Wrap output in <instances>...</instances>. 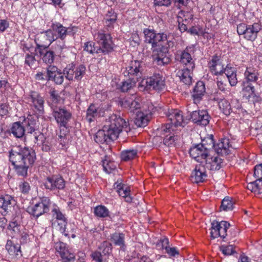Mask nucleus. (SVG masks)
Segmentation results:
<instances>
[{"mask_svg": "<svg viewBox=\"0 0 262 262\" xmlns=\"http://www.w3.org/2000/svg\"><path fill=\"white\" fill-rule=\"evenodd\" d=\"M243 90L248 93L249 97H251L255 95V88L254 85H253L252 83L249 82L245 83V82L243 81Z\"/></svg>", "mask_w": 262, "mask_h": 262, "instance_id": "obj_54", "label": "nucleus"}, {"mask_svg": "<svg viewBox=\"0 0 262 262\" xmlns=\"http://www.w3.org/2000/svg\"><path fill=\"white\" fill-rule=\"evenodd\" d=\"M140 99L136 95L126 97L121 101V106L133 112L140 108Z\"/></svg>", "mask_w": 262, "mask_h": 262, "instance_id": "obj_26", "label": "nucleus"}, {"mask_svg": "<svg viewBox=\"0 0 262 262\" xmlns=\"http://www.w3.org/2000/svg\"><path fill=\"white\" fill-rule=\"evenodd\" d=\"M205 93V86L203 81H198L193 89L192 97L194 102L197 104L202 99Z\"/></svg>", "mask_w": 262, "mask_h": 262, "instance_id": "obj_31", "label": "nucleus"}, {"mask_svg": "<svg viewBox=\"0 0 262 262\" xmlns=\"http://www.w3.org/2000/svg\"><path fill=\"white\" fill-rule=\"evenodd\" d=\"M53 116L60 127H67L68 122L72 118V113L69 110L63 107H53Z\"/></svg>", "mask_w": 262, "mask_h": 262, "instance_id": "obj_15", "label": "nucleus"}, {"mask_svg": "<svg viewBox=\"0 0 262 262\" xmlns=\"http://www.w3.org/2000/svg\"><path fill=\"white\" fill-rule=\"evenodd\" d=\"M222 143H224L223 146L226 148H229V154L232 150L237 148L234 140H230L228 137H226L220 139Z\"/></svg>", "mask_w": 262, "mask_h": 262, "instance_id": "obj_45", "label": "nucleus"}, {"mask_svg": "<svg viewBox=\"0 0 262 262\" xmlns=\"http://www.w3.org/2000/svg\"><path fill=\"white\" fill-rule=\"evenodd\" d=\"M16 204L14 198L9 194L1 195L0 196V211L3 216L12 212V210Z\"/></svg>", "mask_w": 262, "mask_h": 262, "instance_id": "obj_17", "label": "nucleus"}, {"mask_svg": "<svg viewBox=\"0 0 262 262\" xmlns=\"http://www.w3.org/2000/svg\"><path fill=\"white\" fill-rule=\"evenodd\" d=\"M190 116L192 122L203 126L209 123L210 118L208 112L205 110L192 111L190 113Z\"/></svg>", "mask_w": 262, "mask_h": 262, "instance_id": "obj_22", "label": "nucleus"}, {"mask_svg": "<svg viewBox=\"0 0 262 262\" xmlns=\"http://www.w3.org/2000/svg\"><path fill=\"white\" fill-rule=\"evenodd\" d=\"M50 30L37 34L35 36L34 41L36 47L34 51H39L41 49H49L50 45L55 41V37Z\"/></svg>", "mask_w": 262, "mask_h": 262, "instance_id": "obj_11", "label": "nucleus"}, {"mask_svg": "<svg viewBox=\"0 0 262 262\" xmlns=\"http://www.w3.org/2000/svg\"><path fill=\"white\" fill-rule=\"evenodd\" d=\"M204 165L206 170H219L223 165V159L218 156L210 157L209 155L206 159Z\"/></svg>", "mask_w": 262, "mask_h": 262, "instance_id": "obj_28", "label": "nucleus"}, {"mask_svg": "<svg viewBox=\"0 0 262 262\" xmlns=\"http://www.w3.org/2000/svg\"><path fill=\"white\" fill-rule=\"evenodd\" d=\"M260 23H254L252 25L241 23L237 26V32L239 35H243L247 40L254 41L257 38L258 33L261 30Z\"/></svg>", "mask_w": 262, "mask_h": 262, "instance_id": "obj_6", "label": "nucleus"}, {"mask_svg": "<svg viewBox=\"0 0 262 262\" xmlns=\"http://www.w3.org/2000/svg\"><path fill=\"white\" fill-rule=\"evenodd\" d=\"M35 78L36 80H38V81L48 80V72H47L46 73L45 72H37V74H35Z\"/></svg>", "mask_w": 262, "mask_h": 262, "instance_id": "obj_60", "label": "nucleus"}, {"mask_svg": "<svg viewBox=\"0 0 262 262\" xmlns=\"http://www.w3.org/2000/svg\"><path fill=\"white\" fill-rule=\"evenodd\" d=\"M49 94L53 102L57 103L60 101V97L57 91L55 90L54 89H51Z\"/></svg>", "mask_w": 262, "mask_h": 262, "instance_id": "obj_55", "label": "nucleus"}, {"mask_svg": "<svg viewBox=\"0 0 262 262\" xmlns=\"http://www.w3.org/2000/svg\"><path fill=\"white\" fill-rule=\"evenodd\" d=\"M102 166L103 170L108 173H111L112 170L115 169L114 162L107 159L106 157H105V159L102 161Z\"/></svg>", "mask_w": 262, "mask_h": 262, "instance_id": "obj_49", "label": "nucleus"}, {"mask_svg": "<svg viewBox=\"0 0 262 262\" xmlns=\"http://www.w3.org/2000/svg\"><path fill=\"white\" fill-rule=\"evenodd\" d=\"M168 46L165 47L163 45L152 48V58L154 62L158 66H164L168 64L170 61L168 56Z\"/></svg>", "mask_w": 262, "mask_h": 262, "instance_id": "obj_14", "label": "nucleus"}, {"mask_svg": "<svg viewBox=\"0 0 262 262\" xmlns=\"http://www.w3.org/2000/svg\"><path fill=\"white\" fill-rule=\"evenodd\" d=\"M254 176L257 180H262V164L257 165L254 167Z\"/></svg>", "mask_w": 262, "mask_h": 262, "instance_id": "obj_57", "label": "nucleus"}, {"mask_svg": "<svg viewBox=\"0 0 262 262\" xmlns=\"http://www.w3.org/2000/svg\"><path fill=\"white\" fill-rule=\"evenodd\" d=\"M254 193L259 194L262 193V180H256L254 181Z\"/></svg>", "mask_w": 262, "mask_h": 262, "instance_id": "obj_61", "label": "nucleus"}, {"mask_svg": "<svg viewBox=\"0 0 262 262\" xmlns=\"http://www.w3.org/2000/svg\"><path fill=\"white\" fill-rule=\"evenodd\" d=\"M210 72L214 75H221L224 73V67L221 60L220 56L214 55L208 63Z\"/></svg>", "mask_w": 262, "mask_h": 262, "instance_id": "obj_25", "label": "nucleus"}, {"mask_svg": "<svg viewBox=\"0 0 262 262\" xmlns=\"http://www.w3.org/2000/svg\"><path fill=\"white\" fill-rule=\"evenodd\" d=\"M167 121L169 122L162 128L164 132H170L171 130H173L172 126H184L185 121L183 118V113L178 110H171L167 114Z\"/></svg>", "mask_w": 262, "mask_h": 262, "instance_id": "obj_9", "label": "nucleus"}, {"mask_svg": "<svg viewBox=\"0 0 262 262\" xmlns=\"http://www.w3.org/2000/svg\"><path fill=\"white\" fill-rule=\"evenodd\" d=\"M149 120L148 116L144 115L143 113H140L137 115L135 123L138 127H144L147 124Z\"/></svg>", "mask_w": 262, "mask_h": 262, "instance_id": "obj_44", "label": "nucleus"}, {"mask_svg": "<svg viewBox=\"0 0 262 262\" xmlns=\"http://www.w3.org/2000/svg\"><path fill=\"white\" fill-rule=\"evenodd\" d=\"M230 225L226 221L217 222L213 221L211 223V236L215 238L220 236L224 239L228 235L227 230L229 228Z\"/></svg>", "mask_w": 262, "mask_h": 262, "instance_id": "obj_16", "label": "nucleus"}, {"mask_svg": "<svg viewBox=\"0 0 262 262\" xmlns=\"http://www.w3.org/2000/svg\"><path fill=\"white\" fill-rule=\"evenodd\" d=\"M65 185L66 182L61 177L55 176L48 177L43 183L45 188L52 191L63 189Z\"/></svg>", "mask_w": 262, "mask_h": 262, "instance_id": "obj_20", "label": "nucleus"}, {"mask_svg": "<svg viewBox=\"0 0 262 262\" xmlns=\"http://www.w3.org/2000/svg\"><path fill=\"white\" fill-rule=\"evenodd\" d=\"M37 122V117L36 115H28V117L25 119L22 123L25 126L27 133L32 134L34 132Z\"/></svg>", "mask_w": 262, "mask_h": 262, "instance_id": "obj_29", "label": "nucleus"}, {"mask_svg": "<svg viewBox=\"0 0 262 262\" xmlns=\"http://www.w3.org/2000/svg\"><path fill=\"white\" fill-rule=\"evenodd\" d=\"M26 131L24 124L19 121L12 123L10 129V132L12 134L14 137L17 138L23 137Z\"/></svg>", "mask_w": 262, "mask_h": 262, "instance_id": "obj_34", "label": "nucleus"}, {"mask_svg": "<svg viewBox=\"0 0 262 262\" xmlns=\"http://www.w3.org/2000/svg\"><path fill=\"white\" fill-rule=\"evenodd\" d=\"M54 247L56 250L59 253L60 255L61 254L62 252L64 251L68 247L66 244L61 242H58L55 244Z\"/></svg>", "mask_w": 262, "mask_h": 262, "instance_id": "obj_58", "label": "nucleus"}, {"mask_svg": "<svg viewBox=\"0 0 262 262\" xmlns=\"http://www.w3.org/2000/svg\"><path fill=\"white\" fill-rule=\"evenodd\" d=\"M179 138L178 136L167 135L163 139V144L168 147H173L175 146Z\"/></svg>", "mask_w": 262, "mask_h": 262, "instance_id": "obj_48", "label": "nucleus"}, {"mask_svg": "<svg viewBox=\"0 0 262 262\" xmlns=\"http://www.w3.org/2000/svg\"><path fill=\"white\" fill-rule=\"evenodd\" d=\"M245 83L256 82L258 79V70L252 67H247L244 73Z\"/></svg>", "mask_w": 262, "mask_h": 262, "instance_id": "obj_32", "label": "nucleus"}, {"mask_svg": "<svg viewBox=\"0 0 262 262\" xmlns=\"http://www.w3.org/2000/svg\"><path fill=\"white\" fill-rule=\"evenodd\" d=\"M35 55H36L35 52L34 53H31V54H29V53H27L26 56L25 63L30 67L33 66L36 60L35 58Z\"/></svg>", "mask_w": 262, "mask_h": 262, "instance_id": "obj_56", "label": "nucleus"}, {"mask_svg": "<svg viewBox=\"0 0 262 262\" xmlns=\"http://www.w3.org/2000/svg\"><path fill=\"white\" fill-rule=\"evenodd\" d=\"M53 34L55 41L58 38L64 40L67 34V29L59 23H52L51 28L48 29Z\"/></svg>", "mask_w": 262, "mask_h": 262, "instance_id": "obj_27", "label": "nucleus"}, {"mask_svg": "<svg viewBox=\"0 0 262 262\" xmlns=\"http://www.w3.org/2000/svg\"><path fill=\"white\" fill-rule=\"evenodd\" d=\"M166 86L165 78L160 73H154L147 79H142L139 84V89L141 91L153 89L158 91L163 90Z\"/></svg>", "mask_w": 262, "mask_h": 262, "instance_id": "obj_4", "label": "nucleus"}, {"mask_svg": "<svg viewBox=\"0 0 262 262\" xmlns=\"http://www.w3.org/2000/svg\"><path fill=\"white\" fill-rule=\"evenodd\" d=\"M224 143H222L220 140L218 143L214 144L213 141V145L211 147H213L215 151L219 155L226 156L229 154V148H226L224 146Z\"/></svg>", "mask_w": 262, "mask_h": 262, "instance_id": "obj_42", "label": "nucleus"}, {"mask_svg": "<svg viewBox=\"0 0 262 262\" xmlns=\"http://www.w3.org/2000/svg\"><path fill=\"white\" fill-rule=\"evenodd\" d=\"M47 72L48 81H54L57 84H61L63 83L64 76L63 72H62L57 67L50 65L47 68Z\"/></svg>", "mask_w": 262, "mask_h": 262, "instance_id": "obj_24", "label": "nucleus"}, {"mask_svg": "<svg viewBox=\"0 0 262 262\" xmlns=\"http://www.w3.org/2000/svg\"><path fill=\"white\" fill-rule=\"evenodd\" d=\"M191 48L187 47L184 50L178 53L176 59L179 61L184 67H189L190 69H194V60L193 59L191 54Z\"/></svg>", "mask_w": 262, "mask_h": 262, "instance_id": "obj_18", "label": "nucleus"}, {"mask_svg": "<svg viewBox=\"0 0 262 262\" xmlns=\"http://www.w3.org/2000/svg\"><path fill=\"white\" fill-rule=\"evenodd\" d=\"M137 81V79L129 78L121 82L119 89L122 92H127L136 86Z\"/></svg>", "mask_w": 262, "mask_h": 262, "instance_id": "obj_39", "label": "nucleus"}, {"mask_svg": "<svg viewBox=\"0 0 262 262\" xmlns=\"http://www.w3.org/2000/svg\"><path fill=\"white\" fill-rule=\"evenodd\" d=\"M142 71V62L134 60L132 61L126 68L124 73L125 75L128 76L129 78L137 79V81H138L139 78L141 77Z\"/></svg>", "mask_w": 262, "mask_h": 262, "instance_id": "obj_19", "label": "nucleus"}, {"mask_svg": "<svg viewBox=\"0 0 262 262\" xmlns=\"http://www.w3.org/2000/svg\"><path fill=\"white\" fill-rule=\"evenodd\" d=\"M94 38L99 46H95V43L92 41H89L84 44L85 51L91 54L102 53L104 55L113 52L115 45L109 33H105L104 30H101L95 33Z\"/></svg>", "mask_w": 262, "mask_h": 262, "instance_id": "obj_3", "label": "nucleus"}, {"mask_svg": "<svg viewBox=\"0 0 262 262\" xmlns=\"http://www.w3.org/2000/svg\"><path fill=\"white\" fill-rule=\"evenodd\" d=\"M166 253L170 256V257H174L176 255H179V250L175 247H170V246L168 247L166 250Z\"/></svg>", "mask_w": 262, "mask_h": 262, "instance_id": "obj_62", "label": "nucleus"}, {"mask_svg": "<svg viewBox=\"0 0 262 262\" xmlns=\"http://www.w3.org/2000/svg\"><path fill=\"white\" fill-rule=\"evenodd\" d=\"M128 123L124 119L116 114H113L106 121L103 129L96 133L94 140L98 143L108 144L117 139L122 128L126 127Z\"/></svg>", "mask_w": 262, "mask_h": 262, "instance_id": "obj_2", "label": "nucleus"}, {"mask_svg": "<svg viewBox=\"0 0 262 262\" xmlns=\"http://www.w3.org/2000/svg\"><path fill=\"white\" fill-rule=\"evenodd\" d=\"M213 99L217 101L220 109L225 115H230L231 107L228 101L225 99H220L218 97H214Z\"/></svg>", "mask_w": 262, "mask_h": 262, "instance_id": "obj_38", "label": "nucleus"}, {"mask_svg": "<svg viewBox=\"0 0 262 262\" xmlns=\"http://www.w3.org/2000/svg\"><path fill=\"white\" fill-rule=\"evenodd\" d=\"M9 160L17 174L25 177L36 160V155L31 148L14 146L9 151Z\"/></svg>", "mask_w": 262, "mask_h": 262, "instance_id": "obj_1", "label": "nucleus"}, {"mask_svg": "<svg viewBox=\"0 0 262 262\" xmlns=\"http://www.w3.org/2000/svg\"><path fill=\"white\" fill-rule=\"evenodd\" d=\"M61 257L64 262H70L75 259V254L70 249L67 248V249L62 252L60 255Z\"/></svg>", "mask_w": 262, "mask_h": 262, "instance_id": "obj_52", "label": "nucleus"}, {"mask_svg": "<svg viewBox=\"0 0 262 262\" xmlns=\"http://www.w3.org/2000/svg\"><path fill=\"white\" fill-rule=\"evenodd\" d=\"M117 16L116 13L112 9L108 11L104 18L105 27L108 31L113 30L114 25L116 24Z\"/></svg>", "mask_w": 262, "mask_h": 262, "instance_id": "obj_36", "label": "nucleus"}, {"mask_svg": "<svg viewBox=\"0 0 262 262\" xmlns=\"http://www.w3.org/2000/svg\"><path fill=\"white\" fill-rule=\"evenodd\" d=\"M52 215L55 219L60 221L62 223L61 224H63V226H65L67 224V219L64 215L60 211L59 208L57 207H54L52 210Z\"/></svg>", "mask_w": 262, "mask_h": 262, "instance_id": "obj_47", "label": "nucleus"}, {"mask_svg": "<svg viewBox=\"0 0 262 262\" xmlns=\"http://www.w3.org/2000/svg\"><path fill=\"white\" fill-rule=\"evenodd\" d=\"M6 249L12 257L17 258L22 255L21 254L20 246L18 245H14L10 240L7 241L6 245Z\"/></svg>", "mask_w": 262, "mask_h": 262, "instance_id": "obj_37", "label": "nucleus"}, {"mask_svg": "<svg viewBox=\"0 0 262 262\" xmlns=\"http://www.w3.org/2000/svg\"><path fill=\"white\" fill-rule=\"evenodd\" d=\"M193 20L181 19L178 20L179 29L181 32H184L187 31L188 28L191 25Z\"/></svg>", "mask_w": 262, "mask_h": 262, "instance_id": "obj_50", "label": "nucleus"}, {"mask_svg": "<svg viewBox=\"0 0 262 262\" xmlns=\"http://www.w3.org/2000/svg\"><path fill=\"white\" fill-rule=\"evenodd\" d=\"M143 33L145 42L151 44L152 48L162 46V43L165 41L168 47L174 46V42L168 40L167 35L165 33H157L154 29L146 28L144 29Z\"/></svg>", "mask_w": 262, "mask_h": 262, "instance_id": "obj_5", "label": "nucleus"}, {"mask_svg": "<svg viewBox=\"0 0 262 262\" xmlns=\"http://www.w3.org/2000/svg\"><path fill=\"white\" fill-rule=\"evenodd\" d=\"M209 143L208 144L202 143L195 145L189 150L190 157L197 162H200V164H204L206 159L210 155L209 150L212 146L213 139L212 138L209 139Z\"/></svg>", "mask_w": 262, "mask_h": 262, "instance_id": "obj_7", "label": "nucleus"}, {"mask_svg": "<svg viewBox=\"0 0 262 262\" xmlns=\"http://www.w3.org/2000/svg\"><path fill=\"white\" fill-rule=\"evenodd\" d=\"M114 188L117 189L119 195L123 198L130 194V187L121 183H115Z\"/></svg>", "mask_w": 262, "mask_h": 262, "instance_id": "obj_40", "label": "nucleus"}, {"mask_svg": "<svg viewBox=\"0 0 262 262\" xmlns=\"http://www.w3.org/2000/svg\"><path fill=\"white\" fill-rule=\"evenodd\" d=\"M220 250L225 255H230L234 254L235 252L234 248L231 245H222L220 247Z\"/></svg>", "mask_w": 262, "mask_h": 262, "instance_id": "obj_53", "label": "nucleus"}, {"mask_svg": "<svg viewBox=\"0 0 262 262\" xmlns=\"http://www.w3.org/2000/svg\"><path fill=\"white\" fill-rule=\"evenodd\" d=\"M19 188L21 192L24 194L28 193L30 190L29 183L25 181L19 184Z\"/></svg>", "mask_w": 262, "mask_h": 262, "instance_id": "obj_63", "label": "nucleus"}, {"mask_svg": "<svg viewBox=\"0 0 262 262\" xmlns=\"http://www.w3.org/2000/svg\"><path fill=\"white\" fill-rule=\"evenodd\" d=\"M28 103L38 114H43L44 113L45 100L40 93L35 91H31L28 96Z\"/></svg>", "mask_w": 262, "mask_h": 262, "instance_id": "obj_13", "label": "nucleus"}, {"mask_svg": "<svg viewBox=\"0 0 262 262\" xmlns=\"http://www.w3.org/2000/svg\"><path fill=\"white\" fill-rule=\"evenodd\" d=\"M207 170L204 164H199L191 174V181L193 183H199L204 182L207 178Z\"/></svg>", "mask_w": 262, "mask_h": 262, "instance_id": "obj_23", "label": "nucleus"}, {"mask_svg": "<svg viewBox=\"0 0 262 262\" xmlns=\"http://www.w3.org/2000/svg\"><path fill=\"white\" fill-rule=\"evenodd\" d=\"M94 214L98 217L105 218L110 216V211L105 206L99 205L94 208Z\"/></svg>", "mask_w": 262, "mask_h": 262, "instance_id": "obj_41", "label": "nucleus"}, {"mask_svg": "<svg viewBox=\"0 0 262 262\" xmlns=\"http://www.w3.org/2000/svg\"><path fill=\"white\" fill-rule=\"evenodd\" d=\"M194 69L189 67H184V69L179 70L177 73L181 80L186 84L189 85L192 82V75Z\"/></svg>", "mask_w": 262, "mask_h": 262, "instance_id": "obj_33", "label": "nucleus"}, {"mask_svg": "<svg viewBox=\"0 0 262 262\" xmlns=\"http://www.w3.org/2000/svg\"><path fill=\"white\" fill-rule=\"evenodd\" d=\"M9 105L7 103L0 104V116L2 117L7 116L9 114Z\"/></svg>", "mask_w": 262, "mask_h": 262, "instance_id": "obj_59", "label": "nucleus"}, {"mask_svg": "<svg viewBox=\"0 0 262 262\" xmlns=\"http://www.w3.org/2000/svg\"><path fill=\"white\" fill-rule=\"evenodd\" d=\"M101 116L100 109L93 104H91L86 110L85 120L90 123Z\"/></svg>", "mask_w": 262, "mask_h": 262, "instance_id": "obj_30", "label": "nucleus"}, {"mask_svg": "<svg viewBox=\"0 0 262 262\" xmlns=\"http://www.w3.org/2000/svg\"><path fill=\"white\" fill-rule=\"evenodd\" d=\"M58 41L56 42L55 46H52V49H41L40 52L35 51L36 56L40 57L42 61L46 64L50 65L53 63L56 56H61L62 50L66 48V45L63 42L62 45L58 44Z\"/></svg>", "mask_w": 262, "mask_h": 262, "instance_id": "obj_8", "label": "nucleus"}, {"mask_svg": "<svg viewBox=\"0 0 262 262\" xmlns=\"http://www.w3.org/2000/svg\"><path fill=\"white\" fill-rule=\"evenodd\" d=\"M51 201L48 197L40 198L39 201L33 206L27 208L28 212L36 218L48 213L50 210Z\"/></svg>", "mask_w": 262, "mask_h": 262, "instance_id": "obj_10", "label": "nucleus"}, {"mask_svg": "<svg viewBox=\"0 0 262 262\" xmlns=\"http://www.w3.org/2000/svg\"><path fill=\"white\" fill-rule=\"evenodd\" d=\"M224 73L226 74L227 78H229L232 75L236 73V70L235 68L229 67L228 66L224 70Z\"/></svg>", "mask_w": 262, "mask_h": 262, "instance_id": "obj_64", "label": "nucleus"}, {"mask_svg": "<svg viewBox=\"0 0 262 262\" xmlns=\"http://www.w3.org/2000/svg\"><path fill=\"white\" fill-rule=\"evenodd\" d=\"M86 68L83 64H69L63 69V74L67 79L80 80L85 74Z\"/></svg>", "mask_w": 262, "mask_h": 262, "instance_id": "obj_12", "label": "nucleus"}, {"mask_svg": "<svg viewBox=\"0 0 262 262\" xmlns=\"http://www.w3.org/2000/svg\"><path fill=\"white\" fill-rule=\"evenodd\" d=\"M99 251H95L91 254L93 260L96 262H108L105 259L103 260V255L109 254L112 251V243L103 242L99 248Z\"/></svg>", "mask_w": 262, "mask_h": 262, "instance_id": "obj_21", "label": "nucleus"}, {"mask_svg": "<svg viewBox=\"0 0 262 262\" xmlns=\"http://www.w3.org/2000/svg\"><path fill=\"white\" fill-rule=\"evenodd\" d=\"M110 241L115 246H119L123 250L125 249V234L124 233L115 232L110 235Z\"/></svg>", "mask_w": 262, "mask_h": 262, "instance_id": "obj_35", "label": "nucleus"}, {"mask_svg": "<svg viewBox=\"0 0 262 262\" xmlns=\"http://www.w3.org/2000/svg\"><path fill=\"white\" fill-rule=\"evenodd\" d=\"M177 17L178 20L181 19H189L193 20V14L191 10L189 11H185V10H181L179 12Z\"/></svg>", "mask_w": 262, "mask_h": 262, "instance_id": "obj_51", "label": "nucleus"}, {"mask_svg": "<svg viewBox=\"0 0 262 262\" xmlns=\"http://www.w3.org/2000/svg\"><path fill=\"white\" fill-rule=\"evenodd\" d=\"M234 203L232 199L229 196L225 197L222 201L221 209L224 211L232 210L233 209Z\"/></svg>", "mask_w": 262, "mask_h": 262, "instance_id": "obj_46", "label": "nucleus"}, {"mask_svg": "<svg viewBox=\"0 0 262 262\" xmlns=\"http://www.w3.org/2000/svg\"><path fill=\"white\" fill-rule=\"evenodd\" d=\"M137 155L136 150L129 149L122 151L121 153L122 160L127 161L134 159Z\"/></svg>", "mask_w": 262, "mask_h": 262, "instance_id": "obj_43", "label": "nucleus"}]
</instances>
